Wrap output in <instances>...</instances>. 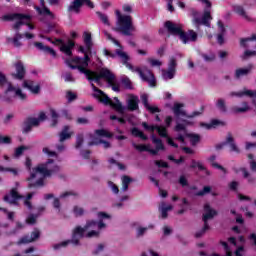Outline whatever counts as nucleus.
<instances>
[{
	"instance_id": "6ab92c4d",
	"label": "nucleus",
	"mask_w": 256,
	"mask_h": 256,
	"mask_svg": "<svg viewBox=\"0 0 256 256\" xmlns=\"http://www.w3.org/2000/svg\"><path fill=\"white\" fill-rule=\"evenodd\" d=\"M19 199H23V196L17 192V188H13L9 194L4 196V201H6V203H10V205H17V201H19Z\"/></svg>"
},
{
	"instance_id": "680f3d73",
	"label": "nucleus",
	"mask_w": 256,
	"mask_h": 256,
	"mask_svg": "<svg viewBox=\"0 0 256 256\" xmlns=\"http://www.w3.org/2000/svg\"><path fill=\"white\" fill-rule=\"evenodd\" d=\"M149 228L147 227H138L136 230L137 237H143L147 233Z\"/></svg>"
},
{
	"instance_id": "473e14b6",
	"label": "nucleus",
	"mask_w": 256,
	"mask_h": 256,
	"mask_svg": "<svg viewBox=\"0 0 256 256\" xmlns=\"http://www.w3.org/2000/svg\"><path fill=\"white\" fill-rule=\"evenodd\" d=\"M172 209H173L172 205H167L165 204V202H162L159 206V211L161 213L162 219H167L168 217L167 213H169V211H172Z\"/></svg>"
},
{
	"instance_id": "7ed1b4c3",
	"label": "nucleus",
	"mask_w": 256,
	"mask_h": 256,
	"mask_svg": "<svg viewBox=\"0 0 256 256\" xmlns=\"http://www.w3.org/2000/svg\"><path fill=\"white\" fill-rule=\"evenodd\" d=\"M26 168L30 176L27 178L28 187H43L45 179L59 173L60 167L53 160H48L46 163L38 164L37 167L31 169V160L26 158Z\"/></svg>"
},
{
	"instance_id": "13d9d810",
	"label": "nucleus",
	"mask_w": 256,
	"mask_h": 256,
	"mask_svg": "<svg viewBox=\"0 0 256 256\" xmlns=\"http://www.w3.org/2000/svg\"><path fill=\"white\" fill-rule=\"evenodd\" d=\"M189 137L191 145H196L199 143V141H201V137H199L197 134H190Z\"/></svg>"
},
{
	"instance_id": "bf43d9fd",
	"label": "nucleus",
	"mask_w": 256,
	"mask_h": 256,
	"mask_svg": "<svg viewBox=\"0 0 256 256\" xmlns=\"http://www.w3.org/2000/svg\"><path fill=\"white\" fill-rule=\"evenodd\" d=\"M122 84L126 89H133V84L131 83V80L128 77L122 78Z\"/></svg>"
},
{
	"instance_id": "c756f323",
	"label": "nucleus",
	"mask_w": 256,
	"mask_h": 256,
	"mask_svg": "<svg viewBox=\"0 0 256 256\" xmlns=\"http://www.w3.org/2000/svg\"><path fill=\"white\" fill-rule=\"evenodd\" d=\"M253 70V65H249L247 68H239L235 71V78L241 79V77H246Z\"/></svg>"
},
{
	"instance_id": "f8f14e48",
	"label": "nucleus",
	"mask_w": 256,
	"mask_h": 256,
	"mask_svg": "<svg viewBox=\"0 0 256 256\" xmlns=\"http://www.w3.org/2000/svg\"><path fill=\"white\" fill-rule=\"evenodd\" d=\"M151 139L153 145H155V149H150L149 146L143 144H133V147L140 152L149 151V153L152 155H157L159 151H165V146L163 145V141H161V139L157 138L155 134H152Z\"/></svg>"
},
{
	"instance_id": "de8ad7c7",
	"label": "nucleus",
	"mask_w": 256,
	"mask_h": 256,
	"mask_svg": "<svg viewBox=\"0 0 256 256\" xmlns=\"http://www.w3.org/2000/svg\"><path fill=\"white\" fill-rule=\"evenodd\" d=\"M201 57L206 61V63H211L215 59V53L210 52L208 54H201Z\"/></svg>"
},
{
	"instance_id": "e2e57ef3",
	"label": "nucleus",
	"mask_w": 256,
	"mask_h": 256,
	"mask_svg": "<svg viewBox=\"0 0 256 256\" xmlns=\"http://www.w3.org/2000/svg\"><path fill=\"white\" fill-rule=\"evenodd\" d=\"M108 187L111 188V191L114 192L115 195L119 194V187L115 183L109 181Z\"/></svg>"
},
{
	"instance_id": "4d7b16f0",
	"label": "nucleus",
	"mask_w": 256,
	"mask_h": 256,
	"mask_svg": "<svg viewBox=\"0 0 256 256\" xmlns=\"http://www.w3.org/2000/svg\"><path fill=\"white\" fill-rule=\"evenodd\" d=\"M249 57H256V51L246 50L244 54L241 56V58L244 60L249 59Z\"/></svg>"
},
{
	"instance_id": "bb28decb",
	"label": "nucleus",
	"mask_w": 256,
	"mask_h": 256,
	"mask_svg": "<svg viewBox=\"0 0 256 256\" xmlns=\"http://www.w3.org/2000/svg\"><path fill=\"white\" fill-rule=\"evenodd\" d=\"M23 87L25 89H29V91H31V93L34 95H38L39 91H41V86H39V84L35 85V82L31 80H25L23 82Z\"/></svg>"
},
{
	"instance_id": "9d476101",
	"label": "nucleus",
	"mask_w": 256,
	"mask_h": 256,
	"mask_svg": "<svg viewBox=\"0 0 256 256\" xmlns=\"http://www.w3.org/2000/svg\"><path fill=\"white\" fill-rule=\"evenodd\" d=\"M3 21H17L13 25V29L16 31H19L22 25H27L30 30L35 29V26L33 24L29 23L31 21V16L25 15V14H19V13H14V14H9V15H4L2 17Z\"/></svg>"
},
{
	"instance_id": "2eb2a0df",
	"label": "nucleus",
	"mask_w": 256,
	"mask_h": 256,
	"mask_svg": "<svg viewBox=\"0 0 256 256\" xmlns=\"http://www.w3.org/2000/svg\"><path fill=\"white\" fill-rule=\"evenodd\" d=\"M176 73H177V59H175V57H171L168 62V69L162 70V79H164V81H169L171 79H174Z\"/></svg>"
},
{
	"instance_id": "dca6fc26",
	"label": "nucleus",
	"mask_w": 256,
	"mask_h": 256,
	"mask_svg": "<svg viewBox=\"0 0 256 256\" xmlns=\"http://www.w3.org/2000/svg\"><path fill=\"white\" fill-rule=\"evenodd\" d=\"M83 5H86V7H89L90 9L95 7L91 0H74L68 6V11L69 13H81V8Z\"/></svg>"
},
{
	"instance_id": "0e129e2a",
	"label": "nucleus",
	"mask_w": 256,
	"mask_h": 256,
	"mask_svg": "<svg viewBox=\"0 0 256 256\" xmlns=\"http://www.w3.org/2000/svg\"><path fill=\"white\" fill-rule=\"evenodd\" d=\"M11 143V137L0 135V145H9Z\"/></svg>"
},
{
	"instance_id": "338daca9",
	"label": "nucleus",
	"mask_w": 256,
	"mask_h": 256,
	"mask_svg": "<svg viewBox=\"0 0 256 256\" xmlns=\"http://www.w3.org/2000/svg\"><path fill=\"white\" fill-rule=\"evenodd\" d=\"M64 81L66 82H73L75 81V78H73V75L70 72H65L63 74Z\"/></svg>"
},
{
	"instance_id": "c03bdc74",
	"label": "nucleus",
	"mask_w": 256,
	"mask_h": 256,
	"mask_svg": "<svg viewBox=\"0 0 256 256\" xmlns=\"http://www.w3.org/2000/svg\"><path fill=\"white\" fill-rule=\"evenodd\" d=\"M191 169H195V167H198L200 171H205L206 175H209L208 170L205 168V166L202 165L201 162H197L195 160H192V164L190 165Z\"/></svg>"
},
{
	"instance_id": "8fccbe9b",
	"label": "nucleus",
	"mask_w": 256,
	"mask_h": 256,
	"mask_svg": "<svg viewBox=\"0 0 256 256\" xmlns=\"http://www.w3.org/2000/svg\"><path fill=\"white\" fill-rule=\"evenodd\" d=\"M27 149H29L27 146H20L16 148L14 152V157H21V155H23L24 151H27Z\"/></svg>"
},
{
	"instance_id": "09e8293b",
	"label": "nucleus",
	"mask_w": 256,
	"mask_h": 256,
	"mask_svg": "<svg viewBox=\"0 0 256 256\" xmlns=\"http://www.w3.org/2000/svg\"><path fill=\"white\" fill-rule=\"evenodd\" d=\"M248 159L251 171H254V173H256V161L253 154H248Z\"/></svg>"
},
{
	"instance_id": "3c124183",
	"label": "nucleus",
	"mask_w": 256,
	"mask_h": 256,
	"mask_svg": "<svg viewBox=\"0 0 256 256\" xmlns=\"http://www.w3.org/2000/svg\"><path fill=\"white\" fill-rule=\"evenodd\" d=\"M31 199H33V193H29L26 199L24 200L25 207H27L30 210L33 209V205L31 204Z\"/></svg>"
},
{
	"instance_id": "39448f33",
	"label": "nucleus",
	"mask_w": 256,
	"mask_h": 256,
	"mask_svg": "<svg viewBox=\"0 0 256 256\" xmlns=\"http://www.w3.org/2000/svg\"><path fill=\"white\" fill-rule=\"evenodd\" d=\"M0 89L4 91L5 101H13L15 97L21 99V101L27 99V94L23 93L21 89L15 88V86L7 80V76H5L3 72H0Z\"/></svg>"
},
{
	"instance_id": "6e6d98bb",
	"label": "nucleus",
	"mask_w": 256,
	"mask_h": 256,
	"mask_svg": "<svg viewBox=\"0 0 256 256\" xmlns=\"http://www.w3.org/2000/svg\"><path fill=\"white\" fill-rule=\"evenodd\" d=\"M97 15L99 17V19L102 21V23H104V25H111L109 23V17L106 14H103L101 12H97Z\"/></svg>"
},
{
	"instance_id": "412c9836",
	"label": "nucleus",
	"mask_w": 256,
	"mask_h": 256,
	"mask_svg": "<svg viewBox=\"0 0 256 256\" xmlns=\"http://www.w3.org/2000/svg\"><path fill=\"white\" fill-rule=\"evenodd\" d=\"M41 233L39 232V230H34L31 235H27L24 236L20 239V241H18V245H23V244H27V243H33V241H36V239H39Z\"/></svg>"
},
{
	"instance_id": "a19ab883",
	"label": "nucleus",
	"mask_w": 256,
	"mask_h": 256,
	"mask_svg": "<svg viewBox=\"0 0 256 256\" xmlns=\"http://www.w3.org/2000/svg\"><path fill=\"white\" fill-rule=\"evenodd\" d=\"M21 39H23V35L19 32L16 33V35L14 36V38L11 40L14 47H21V45H23L21 43Z\"/></svg>"
},
{
	"instance_id": "49530a36",
	"label": "nucleus",
	"mask_w": 256,
	"mask_h": 256,
	"mask_svg": "<svg viewBox=\"0 0 256 256\" xmlns=\"http://www.w3.org/2000/svg\"><path fill=\"white\" fill-rule=\"evenodd\" d=\"M50 115L52 118V127H55V125L58 123L59 114L54 109H50Z\"/></svg>"
},
{
	"instance_id": "f257e3e1",
	"label": "nucleus",
	"mask_w": 256,
	"mask_h": 256,
	"mask_svg": "<svg viewBox=\"0 0 256 256\" xmlns=\"http://www.w3.org/2000/svg\"><path fill=\"white\" fill-rule=\"evenodd\" d=\"M98 219V222L93 220L87 221L84 227L77 226L73 231L72 240H66L58 244H54L53 249L58 251V249H61L62 247H67L69 243H73V245H79V241H81L83 237H88L89 239H91V237H99V231L107 227V224H105L104 220L111 219V215L105 212H99Z\"/></svg>"
},
{
	"instance_id": "864d4df0",
	"label": "nucleus",
	"mask_w": 256,
	"mask_h": 256,
	"mask_svg": "<svg viewBox=\"0 0 256 256\" xmlns=\"http://www.w3.org/2000/svg\"><path fill=\"white\" fill-rule=\"evenodd\" d=\"M73 213L75 217H81L82 215H84L85 210L80 206H74Z\"/></svg>"
},
{
	"instance_id": "052dcab7",
	"label": "nucleus",
	"mask_w": 256,
	"mask_h": 256,
	"mask_svg": "<svg viewBox=\"0 0 256 256\" xmlns=\"http://www.w3.org/2000/svg\"><path fill=\"white\" fill-rule=\"evenodd\" d=\"M104 35H105V37H107V39H109V41H112V43H114V45H117L118 47H121V43H119L117 41V39L113 38V36H111V34H109V32L104 31Z\"/></svg>"
},
{
	"instance_id": "f704fd0d",
	"label": "nucleus",
	"mask_w": 256,
	"mask_h": 256,
	"mask_svg": "<svg viewBox=\"0 0 256 256\" xmlns=\"http://www.w3.org/2000/svg\"><path fill=\"white\" fill-rule=\"evenodd\" d=\"M234 11L237 13V15H240V17H243L246 19V21H251V18L247 15V12H245V9L243 6L236 5L234 6Z\"/></svg>"
},
{
	"instance_id": "cd10ccee",
	"label": "nucleus",
	"mask_w": 256,
	"mask_h": 256,
	"mask_svg": "<svg viewBox=\"0 0 256 256\" xmlns=\"http://www.w3.org/2000/svg\"><path fill=\"white\" fill-rule=\"evenodd\" d=\"M129 111H137L139 109V97L131 95L127 101Z\"/></svg>"
},
{
	"instance_id": "603ef678",
	"label": "nucleus",
	"mask_w": 256,
	"mask_h": 256,
	"mask_svg": "<svg viewBox=\"0 0 256 256\" xmlns=\"http://www.w3.org/2000/svg\"><path fill=\"white\" fill-rule=\"evenodd\" d=\"M216 107H218V109H220L223 113L227 111V106H225V100L221 98L218 99V101L216 102Z\"/></svg>"
},
{
	"instance_id": "4c0bfd02",
	"label": "nucleus",
	"mask_w": 256,
	"mask_h": 256,
	"mask_svg": "<svg viewBox=\"0 0 256 256\" xmlns=\"http://www.w3.org/2000/svg\"><path fill=\"white\" fill-rule=\"evenodd\" d=\"M183 107V104L181 103H175L173 107V113L176 115V117H180V115L185 116V111L181 110Z\"/></svg>"
},
{
	"instance_id": "a18cd8bd",
	"label": "nucleus",
	"mask_w": 256,
	"mask_h": 256,
	"mask_svg": "<svg viewBox=\"0 0 256 256\" xmlns=\"http://www.w3.org/2000/svg\"><path fill=\"white\" fill-rule=\"evenodd\" d=\"M215 159H217V157L215 155H213L209 158V161H210L212 167H215L216 169H220V171H223L224 173H227V170H225V168L223 166L216 163Z\"/></svg>"
},
{
	"instance_id": "f03ea898",
	"label": "nucleus",
	"mask_w": 256,
	"mask_h": 256,
	"mask_svg": "<svg viewBox=\"0 0 256 256\" xmlns=\"http://www.w3.org/2000/svg\"><path fill=\"white\" fill-rule=\"evenodd\" d=\"M83 41L85 47L80 46L79 51L80 53L84 54V57H74L72 59H67L66 65H68L70 69H78L80 73L85 75L86 79H93L92 76L96 77L95 79H99V77H97V74H95V71L87 69L89 67V62L91 61L89 55H91V51L93 49V40L91 38V33L84 32Z\"/></svg>"
},
{
	"instance_id": "69168bd1",
	"label": "nucleus",
	"mask_w": 256,
	"mask_h": 256,
	"mask_svg": "<svg viewBox=\"0 0 256 256\" xmlns=\"http://www.w3.org/2000/svg\"><path fill=\"white\" fill-rule=\"evenodd\" d=\"M66 99H68L69 103H71V101H75V99H77V94L73 93L72 91H68L66 93Z\"/></svg>"
},
{
	"instance_id": "7c9ffc66",
	"label": "nucleus",
	"mask_w": 256,
	"mask_h": 256,
	"mask_svg": "<svg viewBox=\"0 0 256 256\" xmlns=\"http://www.w3.org/2000/svg\"><path fill=\"white\" fill-rule=\"evenodd\" d=\"M73 135V132H70L69 126H64L62 131L59 134V141L60 143H63V141H67V139H71V136Z\"/></svg>"
},
{
	"instance_id": "4be33fe9",
	"label": "nucleus",
	"mask_w": 256,
	"mask_h": 256,
	"mask_svg": "<svg viewBox=\"0 0 256 256\" xmlns=\"http://www.w3.org/2000/svg\"><path fill=\"white\" fill-rule=\"evenodd\" d=\"M175 131L178 133L176 139L180 141V143L185 142V137H187V128H185L184 124L178 123L175 127Z\"/></svg>"
},
{
	"instance_id": "0eeeda50",
	"label": "nucleus",
	"mask_w": 256,
	"mask_h": 256,
	"mask_svg": "<svg viewBox=\"0 0 256 256\" xmlns=\"http://www.w3.org/2000/svg\"><path fill=\"white\" fill-rule=\"evenodd\" d=\"M91 87L94 91L95 97L101 101V103H104V105H110L115 111L123 115L125 113V107H123V104H121V101H119V98L115 97L114 100H111L109 96L103 93L99 88L96 87L95 84H91Z\"/></svg>"
},
{
	"instance_id": "b1692460",
	"label": "nucleus",
	"mask_w": 256,
	"mask_h": 256,
	"mask_svg": "<svg viewBox=\"0 0 256 256\" xmlns=\"http://www.w3.org/2000/svg\"><path fill=\"white\" fill-rule=\"evenodd\" d=\"M33 127H39V119L37 118H28L25 120L23 125L24 133H29Z\"/></svg>"
},
{
	"instance_id": "37998d69",
	"label": "nucleus",
	"mask_w": 256,
	"mask_h": 256,
	"mask_svg": "<svg viewBox=\"0 0 256 256\" xmlns=\"http://www.w3.org/2000/svg\"><path fill=\"white\" fill-rule=\"evenodd\" d=\"M95 133L98 135V137H106L107 139H111V137H113V133L105 129L96 130Z\"/></svg>"
},
{
	"instance_id": "423d86ee",
	"label": "nucleus",
	"mask_w": 256,
	"mask_h": 256,
	"mask_svg": "<svg viewBox=\"0 0 256 256\" xmlns=\"http://www.w3.org/2000/svg\"><path fill=\"white\" fill-rule=\"evenodd\" d=\"M165 27L170 35H178L182 43H195L197 41V34L193 30L188 32L183 31L181 25L173 23L171 21L165 22Z\"/></svg>"
},
{
	"instance_id": "9b49d317",
	"label": "nucleus",
	"mask_w": 256,
	"mask_h": 256,
	"mask_svg": "<svg viewBox=\"0 0 256 256\" xmlns=\"http://www.w3.org/2000/svg\"><path fill=\"white\" fill-rule=\"evenodd\" d=\"M94 73L96 76H92V78L88 79V81H94L99 85V83H101V79H105V81L111 85L113 91H119V86L115 85V75H113L109 69L102 68L99 70V72L94 71Z\"/></svg>"
},
{
	"instance_id": "f3484780",
	"label": "nucleus",
	"mask_w": 256,
	"mask_h": 256,
	"mask_svg": "<svg viewBox=\"0 0 256 256\" xmlns=\"http://www.w3.org/2000/svg\"><path fill=\"white\" fill-rule=\"evenodd\" d=\"M55 43L60 45V51H62V53H65L66 55H68V57H71V55H73V52L71 50L75 47V42H73L72 40L64 42L61 39H56Z\"/></svg>"
},
{
	"instance_id": "1a4fd4ad",
	"label": "nucleus",
	"mask_w": 256,
	"mask_h": 256,
	"mask_svg": "<svg viewBox=\"0 0 256 256\" xmlns=\"http://www.w3.org/2000/svg\"><path fill=\"white\" fill-rule=\"evenodd\" d=\"M203 5H206L203 16L199 17V12L193 10V23L196 25L197 29H199V25H205L206 27H211V2L209 0H198Z\"/></svg>"
},
{
	"instance_id": "2f4dec72",
	"label": "nucleus",
	"mask_w": 256,
	"mask_h": 256,
	"mask_svg": "<svg viewBox=\"0 0 256 256\" xmlns=\"http://www.w3.org/2000/svg\"><path fill=\"white\" fill-rule=\"evenodd\" d=\"M34 46L39 49L40 51H44V53H49V55H52V57H55L57 55V53L55 52V50H53L51 47L49 46H45L43 45V43L41 42H35Z\"/></svg>"
},
{
	"instance_id": "20e7f679",
	"label": "nucleus",
	"mask_w": 256,
	"mask_h": 256,
	"mask_svg": "<svg viewBox=\"0 0 256 256\" xmlns=\"http://www.w3.org/2000/svg\"><path fill=\"white\" fill-rule=\"evenodd\" d=\"M104 55L106 57H111V59H115V57H120L123 65L127 67L132 73H138L142 80L146 81L150 87H156L157 81L155 80V75L153 72L149 70L147 67H143L142 69L139 67L133 66V64L129 63V55L123 52L121 49H116L115 53L110 52L107 49H104Z\"/></svg>"
},
{
	"instance_id": "c9c22d12",
	"label": "nucleus",
	"mask_w": 256,
	"mask_h": 256,
	"mask_svg": "<svg viewBox=\"0 0 256 256\" xmlns=\"http://www.w3.org/2000/svg\"><path fill=\"white\" fill-rule=\"evenodd\" d=\"M103 145L104 149H109V147H111V143L107 142V141H103L101 139L95 138L94 140H92L91 142L88 143L89 147L93 146V145Z\"/></svg>"
},
{
	"instance_id": "79ce46f5",
	"label": "nucleus",
	"mask_w": 256,
	"mask_h": 256,
	"mask_svg": "<svg viewBox=\"0 0 256 256\" xmlns=\"http://www.w3.org/2000/svg\"><path fill=\"white\" fill-rule=\"evenodd\" d=\"M131 133L134 137H139L143 141H147V136L138 128H133Z\"/></svg>"
},
{
	"instance_id": "5701e85b",
	"label": "nucleus",
	"mask_w": 256,
	"mask_h": 256,
	"mask_svg": "<svg viewBox=\"0 0 256 256\" xmlns=\"http://www.w3.org/2000/svg\"><path fill=\"white\" fill-rule=\"evenodd\" d=\"M141 100H142V103H143L145 109H147V111H149V113H161V109H159V107L151 106L149 104V95L143 94L141 96Z\"/></svg>"
},
{
	"instance_id": "58836bf2",
	"label": "nucleus",
	"mask_w": 256,
	"mask_h": 256,
	"mask_svg": "<svg viewBox=\"0 0 256 256\" xmlns=\"http://www.w3.org/2000/svg\"><path fill=\"white\" fill-rule=\"evenodd\" d=\"M217 125H223V122L219 120H212L210 124L207 123H201L200 127H205V129H215Z\"/></svg>"
},
{
	"instance_id": "72a5a7b5",
	"label": "nucleus",
	"mask_w": 256,
	"mask_h": 256,
	"mask_svg": "<svg viewBox=\"0 0 256 256\" xmlns=\"http://www.w3.org/2000/svg\"><path fill=\"white\" fill-rule=\"evenodd\" d=\"M250 109L251 107L249 106V103L243 102L241 107L234 106L231 108V111L232 113H247Z\"/></svg>"
},
{
	"instance_id": "c85d7f7f",
	"label": "nucleus",
	"mask_w": 256,
	"mask_h": 256,
	"mask_svg": "<svg viewBox=\"0 0 256 256\" xmlns=\"http://www.w3.org/2000/svg\"><path fill=\"white\" fill-rule=\"evenodd\" d=\"M225 26L223 25V22L221 20L218 21V36H217V42L219 45H223L225 43V40L223 37H225Z\"/></svg>"
},
{
	"instance_id": "5fc2aeb1",
	"label": "nucleus",
	"mask_w": 256,
	"mask_h": 256,
	"mask_svg": "<svg viewBox=\"0 0 256 256\" xmlns=\"http://www.w3.org/2000/svg\"><path fill=\"white\" fill-rule=\"evenodd\" d=\"M38 217H39V215L30 214L28 216V218L26 219V223L28 225H35V223H37V218Z\"/></svg>"
},
{
	"instance_id": "ea45409f",
	"label": "nucleus",
	"mask_w": 256,
	"mask_h": 256,
	"mask_svg": "<svg viewBox=\"0 0 256 256\" xmlns=\"http://www.w3.org/2000/svg\"><path fill=\"white\" fill-rule=\"evenodd\" d=\"M132 181H133V179H131V177L123 176L122 177V191H127L129 189V185L131 184Z\"/></svg>"
},
{
	"instance_id": "aec40b11",
	"label": "nucleus",
	"mask_w": 256,
	"mask_h": 256,
	"mask_svg": "<svg viewBox=\"0 0 256 256\" xmlns=\"http://www.w3.org/2000/svg\"><path fill=\"white\" fill-rule=\"evenodd\" d=\"M16 72L12 73L13 79H17L18 81H23L25 79V66H23V62L18 61L14 65Z\"/></svg>"
},
{
	"instance_id": "6e6552de",
	"label": "nucleus",
	"mask_w": 256,
	"mask_h": 256,
	"mask_svg": "<svg viewBox=\"0 0 256 256\" xmlns=\"http://www.w3.org/2000/svg\"><path fill=\"white\" fill-rule=\"evenodd\" d=\"M117 17V27L114 28V31H119L122 35H126L130 37L131 33L135 31V27L133 26V20L131 16L122 15L119 10H116Z\"/></svg>"
},
{
	"instance_id": "393cba45",
	"label": "nucleus",
	"mask_w": 256,
	"mask_h": 256,
	"mask_svg": "<svg viewBox=\"0 0 256 256\" xmlns=\"http://www.w3.org/2000/svg\"><path fill=\"white\" fill-rule=\"evenodd\" d=\"M241 47H244V49H251L253 47H256V34L252 35V37L249 38H242L240 41Z\"/></svg>"
},
{
	"instance_id": "a878e982",
	"label": "nucleus",
	"mask_w": 256,
	"mask_h": 256,
	"mask_svg": "<svg viewBox=\"0 0 256 256\" xmlns=\"http://www.w3.org/2000/svg\"><path fill=\"white\" fill-rule=\"evenodd\" d=\"M40 1V4H41V7H35L36 11H38V13L40 15H45L47 17H49L50 19H55V15L53 14V12H51V10H49V8L45 7V0H39Z\"/></svg>"
},
{
	"instance_id": "e433bc0d",
	"label": "nucleus",
	"mask_w": 256,
	"mask_h": 256,
	"mask_svg": "<svg viewBox=\"0 0 256 256\" xmlns=\"http://www.w3.org/2000/svg\"><path fill=\"white\" fill-rule=\"evenodd\" d=\"M239 171L243 173L244 179H248V183L250 184L255 183V178L249 175V171H247V168H240L236 170V173H239Z\"/></svg>"
},
{
	"instance_id": "a211bd4d",
	"label": "nucleus",
	"mask_w": 256,
	"mask_h": 256,
	"mask_svg": "<svg viewBox=\"0 0 256 256\" xmlns=\"http://www.w3.org/2000/svg\"><path fill=\"white\" fill-rule=\"evenodd\" d=\"M225 145H229L230 147V151L234 152V153H241V150L239 149V147H237V144L235 143V139L233 138V136L231 134H228V136L226 137V141L218 144L216 146V149H223L225 147Z\"/></svg>"
},
{
	"instance_id": "ddd939ff",
	"label": "nucleus",
	"mask_w": 256,
	"mask_h": 256,
	"mask_svg": "<svg viewBox=\"0 0 256 256\" xmlns=\"http://www.w3.org/2000/svg\"><path fill=\"white\" fill-rule=\"evenodd\" d=\"M215 215H217V212L215 211V209L211 208V206L209 204H205L204 205V214L202 217V220L204 222V227L195 234V237L197 239H199V237H203V235H205V232L209 231V223H207V221L209 219H213V217H215Z\"/></svg>"
},
{
	"instance_id": "4468645a",
	"label": "nucleus",
	"mask_w": 256,
	"mask_h": 256,
	"mask_svg": "<svg viewBox=\"0 0 256 256\" xmlns=\"http://www.w3.org/2000/svg\"><path fill=\"white\" fill-rule=\"evenodd\" d=\"M142 127H144V129L146 131H150L151 133H153L154 131H157V133H158V135H160V137L167 138L168 145L177 149L178 145L171 139V137L167 136V128L166 127L159 126V125H148L147 122H143Z\"/></svg>"
},
{
	"instance_id": "774afa93",
	"label": "nucleus",
	"mask_w": 256,
	"mask_h": 256,
	"mask_svg": "<svg viewBox=\"0 0 256 256\" xmlns=\"http://www.w3.org/2000/svg\"><path fill=\"white\" fill-rule=\"evenodd\" d=\"M82 145H83V135L79 134L76 138V149L81 148Z\"/></svg>"
}]
</instances>
